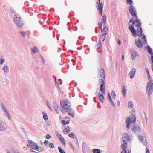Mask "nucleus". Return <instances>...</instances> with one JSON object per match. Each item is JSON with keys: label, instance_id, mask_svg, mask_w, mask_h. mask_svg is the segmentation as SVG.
<instances>
[{"label": "nucleus", "instance_id": "423d86ee", "mask_svg": "<svg viewBox=\"0 0 153 153\" xmlns=\"http://www.w3.org/2000/svg\"><path fill=\"white\" fill-rule=\"evenodd\" d=\"M60 105L64 109H68L71 106V104L68 99H65L60 102Z\"/></svg>", "mask_w": 153, "mask_h": 153}, {"label": "nucleus", "instance_id": "680f3d73", "mask_svg": "<svg viewBox=\"0 0 153 153\" xmlns=\"http://www.w3.org/2000/svg\"><path fill=\"white\" fill-rule=\"evenodd\" d=\"M148 75V79L149 80L151 78V77L150 76V74H149V75Z\"/></svg>", "mask_w": 153, "mask_h": 153}, {"label": "nucleus", "instance_id": "7ed1b4c3", "mask_svg": "<svg viewBox=\"0 0 153 153\" xmlns=\"http://www.w3.org/2000/svg\"><path fill=\"white\" fill-rule=\"evenodd\" d=\"M13 20L15 24L17 27L20 28L23 26L24 22L19 14H15L13 17Z\"/></svg>", "mask_w": 153, "mask_h": 153}, {"label": "nucleus", "instance_id": "2eb2a0df", "mask_svg": "<svg viewBox=\"0 0 153 153\" xmlns=\"http://www.w3.org/2000/svg\"><path fill=\"white\" fill-rule=\"evenodd\" d=\"M139 139L140 142L143 144L146 145L147 144L146 138L143 136H139Z\"/></svg>", "mask_w": 153, "mask_h": 153}, {"label": "nucleus", "instance_id": "f8f14e48", "mask_svg": "<svg viewBox=\"0 0 153 153\" xmlns=\"http://www.w3.org/2000/svg\"><path fill=\"white\" fill-rule=\"evenodd\" d=\"M38 52V48L36 46H34L31 49V54L33 58L35 59V57L33 56L34 54L37 53Z\"/></svg>", "mask_w": 153, "mask_h": 153}, {"label": "nucleus", "instance_id": "c03bdc74", "mask_svg": "<svg viewBox=\"0 0 153 153\" xmlns=\"http://www.w3.org/2000/svg\"><path fill=\"white\" fill-rule=\"evenodd\" d=\"M133 104L130 101L128 103V106L129 107L132 108L133 107Z\"/></svg>", "mask_w": 153, "mask_h": 153}, {"label": "nucleus", "instance_id": "f704fd0d", "mask_svg": "<svg viewBox=\"0 0 153 153\" xmlns=\"http://www.w3.org/2000/svg\"><path fill=\"white\" fill-rule=\"evenodd\" d=\"M102 23H103V22H99L98 24V25L99 26V27L101 30V32L102 31Z\"/></svg>", "mask_w": 153, "mask_h": 153}, {"label": "nucleus", "instance_id": "69168bd1", "mask_svg": "<svg viewBox=\"0 0 153 153\" xmlns=\"http://www.w3.org/2000/svg\"><path fill=\"white\" fill-rule=\"evenodd\" d=\"M122 60H123L124 58V56L123 55H122Z\"/></svg>", "mask_w": 153, "mask_h": 153}, {"label": "nucleus", "instance_id": "9b49d317", "mask_svg": "<svg viewBox=\"0 0 153 153\" xmlns=\"http://www.w3.org/2000/svg\"><path fill=\"white\" fill-rule=\"evenodd\" d=\"M98 77L99 78H101L102 79H105V70L103 68H101L98 73Z\"/></svg>", "mask_w": 153, "mask_h": 153}, {"label": "nucleus", "instance_id": "79ce46f5", "mask_svg": "<svg viewBox=\"0 0 153 153\" xmlns=\"http://www.w3.org/2000/svg\"><path fill=\"white\" fill-rule=\"evenodd\" d=\"M53 77L54 78L55 80V84L56 86L57 87L59 86V84L56 81V77H54V76H53Z\"/></svg>", "mask_w": 153, "mask_h": 153}, {"label": "nucleus", "instance_id": "7c9ffc66", "mask_svg": "<svg viewBox=\"0 0 153 153\" xmlns=\"http://www.w3.org/2000/svg\"><path fill=\"white\" fill-rule=\"evenodd\" d=\"M122 92L124 97H125L126 96V90L124 85L122 86Z\"/></svg>", "mask_w": 153, "mask_h": 153}, {"label": "nucleus", "instance_id": "ea45409f", "mask_svg": "<svg viewBox=\"0 0 153 153\" xmlns=\"http://www.w3.org/2000/svg\"><path fill=\"white\" fill-rule=\"evenodd\" d=\"M111 94L112 97L113 98L115 99L116 96V94L115 93V91L114 90H113L112 91Z\"/></svg>", "mask_w": 153, "mask_h": 153}, {"label": "nucleus", "instance_id": "e2e57ef3", "mask_svg": "<svg viewBox=\"0 0 153 153\" xmlns=\"http://www.w3.org/2000/svg\"><path fill=\"white\" fill-rule=\"evenodd\" d=\"M146 153H149V150L147 149L146 148Z\"/></svg>", "mask_w": 153, "mask_h": 153}, {"label": "nucleus", "instance_id": "c9c22d12", "mask_svg": "<svg viewBox=\"0 0 153 153\" xmlns=\"http://www.w3.org/2000/svg\"><path fill=\"white\" fill-rule=\"evenodd\" d=\"M58 149L60 153H65V151L60 147H58Z\"/></svg>", "mask_w": 153, "mask_h": 153}, {"label": "nucleus", "instance_id": "1a4fd4ad", "mask_svg": "<svg viewBox=\"0 0 153 153\" xmlns=\"http://www.w3.org/2000/svg\"><path fill=\"white\" fill-rule=\"evenodd\" d=\"M135 20H134L133 19H131L129 21V23H131L133 24H134L135 25L136 27H140L141 25V22L140 21V19H137Z\"/></svg>", "mask_w": 153, "mask_h": 153}, {"label": "nucleus", "instance_id": "473e14b6", "mask_svg": "<svg viewBox=\"0 0 153 153\" xmlns=\"http://www.w3.org/2000/svg\"><path fill=\"white\" fill-rule=\"evenodd\" d=\"M107 34V33H104L102 35H101V39L102 41H104L105 39V36Z\"/></svg>", "mask_w": 153, "mask_h": 153}, {"label": "nucleus", "instance_id": "c85d7f7f", "mask_svg": "<svg viewBox=\"0 0 153 153\" xmlns=\"http://www.w3.org/2000/svg\"><path fill=\"white\" fill-rule=\"evenodd\" d=\"M69 121L70 120L68 118V120L67 121H66L65 120L63 119L62 120L61 122L62 124V125H64L66 124H68L69 123Z\"/></svg>", "mask_w": 153, "mask_h": 153}, {"label": "nucleus", "instance_id": "5fc2aeb1", "mask_svg": "<svg viewBox=\"0 0 153 153\" xmlns=\"http://www.w3.org/2000/svg\"><path fill=\"white\" fill-rule=\"evenodd\" d=\"M64 109L63 108H60V110L63 113H65L66 112V111L65 110H64Z\"/></svg>", "mask_w": 153, "mask_h": 153}, {"label": "nucleus", "instance_id": "aec40b11", "mask_svg": "<svg viewBox=\"0 0 153 153\" xmlns=\"http://www.w3.org/2000/svg\"><path fill=\"white\" fill-rule=\"evenodd\" d=\"M0 107L4 113L9 111L7 110L6 107L2 103H0Z\"/></svg>", "mask_w": 153, "mask_h": 153}, {"label": "nucleus", "instance_id": "ddd939ff", "mask_svg": "<svg viewBox=\"0 0 153 153\" xmlns=\"http://www.w3.org/2000/svg\"><path fill=\"white\" fill-rule=\"evenodd\" d=\"M135 42L136 46L138 48H143V44L140 39H139L138 40H136Z\"/></svg>", "mask_w": 153, "mask_h": 153}, {"label": "nucleus", "instance_id": "3c124183", "mask_svg": "<svg viewBox=\"0 0 153 153\" xmlns=\"http://www.w3.org/2000/svg\"><path fill=\"white\" fill-rule=\"evenodd\" d=\"M6 152L7 153H10V151L8 149H7L6 150ZM12 153H15V152L14 150H12Z\"/></svg>", "mask_w": 153, "mask_h": 153}, {"label": "nucleus", "instance_id": "864d4df0", "mask_svg": "<svg viewBox=\"0 0 153 153\" xmlns=\"http://www.w3.org/2000/svg\"><path fill=\"white\" fill-rule=\"evenodd\" d=\"M41 58L42 61V63L44 64H45V61L44 59H43V58L41 56Z\"/></svg>", "mask_w": 153, "mask_h": 153}, {"label": "nucleus", "instance_id": "09e8293b", "mask_svg": "<svg viewBox=\"0 0 153 153\" xmlns=\"http://www.w3.org/2000/svg\"><path fill=\"white\" fill-rule=\"evenodd\" d=\"M108 96L109 100L110 101V102L111 101H112L111 97L110 96V94L109 93H108Z\"/></svg>", "mask_w": 153, "mask_h": 153}, {"label": "nucleus", "instance_id": "774afa93", "mask_svg": "<svg viewBox=\"0 0 153 153\" xmlns=\"http://www.w3.org/2000/svg\"><path fill=\"white\" fill-rule=\"evenodd\" d=\"M117 43L119 44V45H120L121 44V41L119 40L118 42H117Z\"/></svg>", "mask_w": 153, "mask_h": 153}, {"label": "nucleus", "instance_id": "bf43d9fd", "mask_svg": "<svg viewBox=\"0 0 153 153\" xmlns=\"http://www.w3.org/2000/svg\"><path fill=\"white\" fill-rule=\"evenodd\" d=\"M111 102V105H112L113 107H115V105L114 104V103H113L112 101H111L110 102Z\"/></svg>", "mask_w": 153, "mask_h": 153}, {"label": "nucleus", "instance_id": "2f4dec72", "mask_svg": "<svg viewBox=\"0 0 153 153\" xmlns=\"http://www.w3.org/2000/svg\"><path fill=\"white\" fill-rule=\"evenodd\" d=\"M148 53L150 54L151 55H153V53L152 52V49L150 48V46L149 45L147 46Z\"/></svg>", "mask_w": 153, "mask_h": 153}, {"label": "nucleus", "instance_id": "5701e85b", "mask_svg": "<svg viewBox=\"0 0 153 153\" xmlns=\"http://www.w3.org/2000/svg\"><path fill=\"white\" fill-rule=\"evenodd\" d=\"M4 114L9 120H11V116L9 111L7 112Z\"/></svg>", "mask_w": 153, "mask_h": 153}, {"label": "nucleus", "instance_id": "4c0bfd02", "mask_svg": "<svg viewBox=\"0 0 153 153\" xmlns=\"http://www.w3.org/2000/svg\"><path fill=\"white\" fill-rule=\"evenodd\" d=\"M68 136L70 137H71V138H72L73 139H74V137H76V136L75 135V134H74V133H72V132L70 134H69Z\"/></svg>", "mask_w": 153, "mask_h": 153}, {"label": "nucleus", "instance_id": "6e6d98bb", "mask_svg": "<svg viewBox=\"0 0 153 153\" xmlns=\"http://www.w3.org/2000/svg\"><path fill=\"white\" fill-rule=\"evenodd\" d=\"M145 69L146 71V72L147 73V75H149V74H150L149 72V70L148 69L146 68Z\"/></svg>", "mask_w": 153, "mask_h": 153}, {"label": "nucleus", "instance_id": "20e7f679", "mask_svg": "<svg viewBox=\"0 0 153 153\" xmlns=\"http://www.w3.org/2000/svg\"><path fill=\"white\" fill-rule=\"evenodd\" d=\"M153 91V80H150L148 82L146 87V93L149 96L150 95Z\"/></svg>", "mask_w": 153, "mask_h": 153}, {"label": "nucleus", "instance_id": "a211bd4d", "mask_svg": "<svg viewBox=\"0 0 153 153\" xmlns=\"http://www.w3.org/2000/svg\"><path fill=\"white\" fill-rule=\"evenodd\" d=\"M136 72V69L135 68H133L131 71L130 72L129 74L130 75L129 78L130 79H132L134 78L135 75V73Z\"/></svg>", "mask_w": 153, "mask_h": 153}, {"label": "nucleus", "instance_id": "8fccbe9b", "mask_svg": "<svg viewBox=\"0 0 153 153\" xmlns=\"http://www.w3.org/2000/svg\"><path fill=\"white\" fill-rule=\"evenodd\" d=\"M10 11L13 13H15V10H14V9H13V8H12V7H10Z\"/></svg>", "mask_w": 153, "mask_h": 153}, {"label": "nucleus", "instance_id": "6ab92c4d", "mask_svg": "<svg viewBox=\"0 0 153 153\" xmlns=\"http://www.w3.org/2000/svg\"><path fill=\"white\" fill-rule=\"evenodd\" d=\"M129 29L131 32L133 36L134 37H136V32L135 28L134 27H131V26H129Z\"/></svg>", "mask_w": 153, "mask_h": 153}, {"label": "nucleus", "instance_id": "58836bf2", "mask_svg": "<svg viewBox=\"0 0 153 153\" xmlns=\"http://www.w3.org/2000/svg\"><path fill=\"white\" fill-rule=\"evenodd\" d=\"M127 4H129L130 5H132L133 2L132 0H126Z\"/></svg>", "mask_w": 153, "mask_h": 153}, {"label": "nucleus", "instance_id": "c756f323", "mask_svg": "<svg viewBox=\"0 0 153 153\" xmlns=\"http://www.w3.org/2000/svg\"><path fill=\"white\" fill-rule=\"evenodd\" d=\"M42 114L43 117L45 121L47 120H48V116L47 113L45 112H43Z\"/></svg>", "mask_w": 153, "mask_h": 153}, {"label": "nucleus", "instance_id": "a19ab883", "mask_svg": "<svg viewBox=\"0 0 153 153\" xmlns=\"http://www.w3.org/2000/svg\"><path fill=\"white\" fill-rule=\"evenodd\" d=\"M49 147L51 148H54V146L53 143H50L49 144Z\"/></svg>", "mask_w": 153, "mask_h": 153}, {"label": "nucleus", "instance_id": "de8ad7c7", "mask_svg": "<svg viewBox=\"0 0 153 153\" xmlns=\"http://www.w3.org/2000/svg\"><path fill=\"white\" fill-rule=\"evenodd\" d=\"M74 141L75 143L76 144H78V140H77V139L76 136L75 137H74Z\"/></svg>", "mask_w": 153, "mask_h": 153}, {"label": "nucleus", "instance_id": "49530a36", "mask_svg": "<svg viewBox=\"0 0 153 153\" xmlns=\"http://www.w3.org/2000/svg\"><path fill=\"white\" fill-rule=\"evenodd\" d=\"M5 60L4 59L1 58L0 59V64H2L4 62Z\"/></svg>", "mask_w": 153, "mask_h": 153}, {"label": "nucleus", "instance_id": "f257e3e1", "mask_svg": "<svg viewBox=\"0 0 153 153\" xmlns=\"http://www.w3.org/2000/svg\"><path fill=\"white\" fill-rule=\"evenodd\" d=\"M127 120L126 121V127L128 129L131 128V131L134 133H137L139 134L141 131L139 126L134 123L136 121V119L134 114H132L131 117H127Z\"/></svg>", "mask_w": 153, "mask_h": 153}, {"label": "nucleus", "instance_id": "37998d69", "mask_svg": "<svg viewBox=\"0 0 153 153\" xmlns=\"http://www.w3.org/2000/svg\"><path fill=\"white\" fill-rule=\"evenodd\" d=\"M55 134L57 136V137L58 138H59V137L62 136V135L60 134L57 131L55 132Z\"/></svg>", "mask_w": 153, "mask_h": 153}, {"label": "nucleus", "instance_id": "cd10ccee", "mask_svg": "<svg viewBox=\"0 0 153 153\" xmlns=\"http://www.w3.org/2000/svg\"><path fill=\"white\" fill-rule=\"evenodd\" d=\"M102 22L104 23V25H105L106 23V17L105 14H104L102 18Z\"/></svg>", "mask_w": 153, "mask_h": 153}, {"label": "nucleus", "instance_id": "4d7b16f0", "mask_svg": "<svg viewBox=\"0 0 153 153\" xmlns=\"http://www.w3.org/2000/svg\"><path fill=\"white\" fill-rule=\"evenodd\" d=\"M130 23L129 22V24L130 26H131V27H134V26L135 25H134V24L132 23V25H131L130 24Z\"/></svg>", "mask_w": 153, "mask_h": 153}, {"label": "nucleus", "instance_id": "13d9d810", "mask_svg": "<svg viewBox=\"0 0 153 153\" xmlns=\"http://www.w3.org/2000/svg\"><path fill=\"white\" fill-rule=\"evenodd\" d=\"M48 141L47 140H45L44 142V144L45 145H47L48 144Z\"/></svg>", "mask_w": 153, "mask_h": 153}, {"label": "nucleus", "instance_id": "9d476101", "mask_svg": "<svg viewBox=\"0 0 153 153\" xmlns=\"http://www.w3.org/2000/svg\"><path fill=\"white\" fill-rule=\"evenodd\" d=\"M129 10L131 15L134 17H135V18L137 19V16L135 12L136 10L134 7L133 6L131 5L129 7Z\"/></svg>", "mask_w": 153, "mask_h": 153}, {"label": "nucleus", "instance_id": "412c9836", "mask_svg": "<svg viewBox=\"0 0 153 153\" xmlns=\"http://www.w3.org/2000/svg\"><path fill=\"white\" fill-rule=\"evenodd\" d=\"M126 144H124V143L122 144L121 147L123 149V150L122 151L121 153H127L126 150V149L127 148Z\"/></svg>", "mask_w": 153, "mask_h": 153}, {"label": "nucleus", "instance_id": "a878e982", "mask_svg": "<svg viewBox=\"0 0 153 153\" xmlns=\"http://www.w3.org/2000/svg\"><path fill=\"white\" fill-rule=\"evenodd\" d=\"M59 139L60 141L61 142L64 146L66 145V143L65 140L62 135L59 137Z\"/></svg>", "mask_w": 153, "mask_h": 153}, {"label": "nucleus", "instance_id": "603ef678", "mask_svg": "<svg viewBox=\"0 0 153 153\" xmlns=\"http://www.w3.org/2000/svg\"><path fill=\"white\" fill-rule=\"evenodd\" d=\"M46 138L47 139H48L51 138V136L49 134H47L46 135Z\"/></svg>", "mask_w": 153, "mask_h": 153}, {"label": "nucleus", "instance_id": "72a5a7b5", "mask_svg": "<svg viewBox=\"0 0 153 153\" xmlns=\"http://www.w3.org/2000/svg\"><path fill=\"white\" fill-rule=\"evenodd\" d=\"M92 152L93 153H100L101 152L100 150L97 149H93Z\"/></svg>", "mask_w": 153, "mask_h": 153}, {"label": "nucleus", "instance_id": "b1692460", "mask_svg": "<svg viewBox=\"0 0 153 153\" xmlns=\"http://www.w3.org/2000/svg\"><path fill=\"white\" fill-rule=\"evenodd\" d=\"M2 69L3 70L4 73L6 74L9 72V68L7 66H4L2 68Z\"/></svg>", "mask_w": 153, "mask_h": 153}, {"label": "nucleus", "instance_id": "338daca9", "mask_svg": "<svg viewBox=\"0 0 153 153\" xmlns=\"http://www.w3.org/2000/svg\"><path fill=\"white\" fill-rule=\"evenodd\" d=\"M70 146H71V148L72 149H74V148L73 146V145L71 144H70Z\"/></svg>", "mask_w": 153, "mask_h": 153}, {"label": "nucleus", "instance_id": "dca6fc26", "mask_svg": "<svg viewBox=\"0 0 153 153\" xmlns=\"http://www.w3.org/2000/svg\"><path fill=\"white\" fill-rule=\"evenodd\" d=\"M82 149L83 153H92L91 150L88 148L83 146Z\"/></svg>", "mask_w": 153, "mask_h": 153}, {"label": "nucleus", "instance_id": "f3484780", "mask_svg": "<svg viewBox=\"0 0 153 153\" xmlns=\"http://www.w3.org/2000/svg\"><path fill=\"white\" fill-rule=\"evenodd\" d=\"M131 55L132 59L133 60H134L137 56V53L134 50H131Z\"/></svg>", "mask_w": 153, "mask_h": 153}, {"label": "nucleus", "instance_id": "0eeeda50", "mask_svg": "<svg viewBox=\"0 0 153 153\" xmlns=\"http://www.w3.org/2000/svg\"><path fill=\"white\" fill-rule=\"evenodd\" d=\"M142 29L140 27H138L137 30L136 34L139 36H140L142 35V38L143 39V40L144 44L147 43L146 39L145 36L144 35H142Z\"/></svg>", "mask_w": 153, "mask_h": 153}, {"label": "nucleus", "instance_id": "e433bc0d", "mask_svg": "<svg viewBox=\"0 0 153 153\" xmlns=\"http://www.w3.org/2000/svg\"><path fill=\"white\" fill-rule=\"evenodd\" d=\"M108 27L105 26L104 27L103 30H102V32H104V33H108Z\"/></svg>", "mask_w": 153, "mask_h": 153}, {"label": "nucleus", "instance_id": "4be33fe9", "mask_svg": "<svg viewBox=\"0 0 153 153\" xmlns=\"http://www.w3.org/2000/svg\"><path fill=\"white\" fill-rule=\"evenodd\" d=\"M70 128L68 126H67L63 130V131L64 134H67L66 133L69 132L70 131Z\"/></svg>", "mask_w": 153, "mask_h": 153}, {"label": "nucleus", "instance_id": "bb28decb", "mask_svg": "<svg viewBox=\"0 0 153 153\" xmlns=\"http://www.w3.org/2000/svg\"><path fill=\"white\" fill-rule=\"evenodd\" d=\"M53 106L54 107L55 110L56 111L57 113H58V105L56 102H54L53 103Z\"/></svg>", "mask_w": 153, "mask_h": 153}, {"label": "nucleus", "instance_id": "a18cd8bd", "mask_svg": "<svg viewBox=\"0 0 153 153\" xmlns=\"http://www.w3.org/2000/svg\"><path fill=\"white\" fill-rule=\"evenodd\" d=\"M20 34L22 35L23 37H25V32L23 31H21L20 32Z\"/></svg>", "mask_w": 153, "mask_h": 153}, {"label": "nucleus", "instance_id": "0e129e2a", "mask_svg": "<svg viewBox=\"0 0 153 153\" xmlns=\"http://www.w3.org/2000/svg\"><path fill=\"white\" fill-rule=\"evenodd\" d=\"M48 108H49V109L51 110V109H52V107L51 106H50L48 104Z\"/></svg>", "mask_w": 153, "mask_h": 153}, {"label": "nucleus", "instance_id": "f03ea898", "mask_svg": "<svg viewBox=\"0 0 153 153\" xmlns=\"http://www.w3.org/2000/svg\"><path fill=\"white\" fill-rule=\"evenodd\" d=\"M99 83L100 85V89L97 88L96 90V93L98 96L100 100L103 103L104 100L103 94H105V83L102 79H99Z\"/></svg>", "mask_w": 153, "mask_h": 153}, {"label": "nucleus", "instance_id": "052dcab7", "mask_svg": "<svg viewBox=\"0 0 153 153\" xmlns=\"http://www.w3.org/2000/svg\"><path fill=\"white\" fill-rule=\"evenodd\" d=\"M145 119L146 120V123H147V122L148 119H147V117H146V115L145 114Z\"/></svg>", "mask_w": 153, "mask_h": 153}, {"label": "nucleus", "instance_id": "4468645a", "mask_svg": "<svg viewBox=\"0 0 153 153\" xmlns=\"http://www.w3.org/2000/svg\"><path fill=\"white\" fill-rule=\"evenodd\" d=\"M3 123V121L0 120V131H5L7 128V126L2 125Z\"/></svg>", "mask_w": 153, "mask_h": 153}, {"label": "nucleus", "instance_id": "393cba45", "mask_svg": "<svg viewBox=\"0 0 153 153\" xmlns=\"http://www.w3.org/2000/svg\"><path fill=\"white\" fill-rule=\"evenodd\" d=\"M68 112L69 114L72 117H74L75 114L73 109H70L69 110H68Z\"/></svg>", "mask_w": 153, "mask_h": 153}, {"label": "nucleus", "instance_id": "39448f33", "mask_svg": "<svg viewBox=\"0 0 153 153\" xmlns=\"http://www.w3.org/2000/svg\"><path fill=\"white\" fill-rule=\"evenodd\" d=\"M123 143L124 144H127L128 142H131L133 136L131 134L128 135L127 133H125L123 135Z\"/></svg>", "mask_w": 153, "mask_h": 153}, {"label": "nucleus", "instance_id": "6e6552de", "mask_svg": "<svg viewBox=\"0 0 153 153\" xmlns=\"http://www.w3.org/2000/svg\"><path fill=\"white\" fill-rule=\"evenodd\" d=\"M28 144H27V146L28 147L29 146L32 149L36 150H37L38 149V146H37L36 143L32 140H28Z\"/></svg>", "mask_w": 153, "mask_h": 153}]
</instances>
